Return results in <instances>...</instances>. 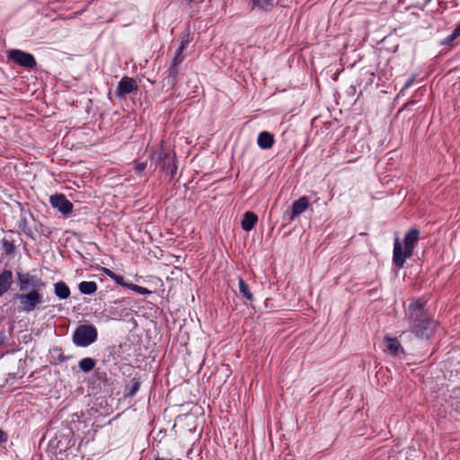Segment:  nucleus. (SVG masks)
Listing matches in <instances>:
<instances>
[{
  "label": "nucleus",
  "mask_w": 460,
  "mask_h": 460,
  "mask_svg": "<svg viewBox=\"0 0 460 460\" xmlns=\"http://www.w3.org/2000/svg\"><path fill=\"white\" fill-rule=\"evenodd\" d=\"M16 286L19 292L13 294L12 300L17 303L19 313H31L44 303L43 290L46 282L38 275L30 271L16 270Z\"/></svg>",
  "instance_id": "nucleus-1"
},
{
  "label": "nucleus",
  "mask_w": 460,
  "mask_h": 460,
  "mask_svg": "<svg viewBox=\"0 0 460 460\" xmlns=\"http://www.w3.org/2000/svg\"><path fill=\"white\" fill-rule=\"evenodd\" d=\"M405 318L410 332L420 339H429L438 326V322L429 314L425 303L420 299H413L410 303Z\"/></svg>",
  "instance_id": "nucleus-2"
},
{
  "label": "nucleus",
  "mask_w": 460,
  "mask_h": 460,
  "mask_svg": "<svg viewBox=\"0 0 460 460\" xmlns=\"http://www.w3.org/2000/svg\"><path fill=\"white\" fill-rule=\"evenodd\" d=\"M150 157L155 169L164 172L169 181L174 178L178 166L176 155L172 149L164 146L161 143L154 147Z\"/></svg>",
  "instance_id": "nucleus-3"
},
{
  "label": "nucleus",
  "mask_w": 460,
  "mask_h": 460,
  "mask_svg": "<svg viewBox=\"0 0 460 460\" xmlns=\"http://www.w3.org/2000/svg\"><path fill=\"white\" fill-rule=\"evenodd\" d=\"M420 231L417 228L410 229L404 236V248H402L399 238H395L393 252V263L402 269L407 259L413 254V250L419 241Z\"/></svg>",
  "instance_id": "nucleus-4"
},
{
  "label": "nucleus",
  "mask_w": 460,
  "mask_h": 460,
  "mask_svg": "<svg viewBox=\"0 0 460 460\" xmlns=\"http://www.w3.org/2000/svg\"><path fill=\"white\" fill-rule=\"evenodd\" d=\"M98 332L92 324H81L77 326L73 333V342L77 347H88L97 341Z\"/></svg>",
  "instance_id": "nucleus-5"
},
{
  "label": "nucleus",
  "mask_w": 460,
  "mask_h": 460,
  "mask_svg": "<svg viewBox=\"0 0 460 460\" xmlns=\"http://www.w3.org/2000/svg\"><path fill=\"white\" fill-rule=\"evenodd\" d=\"M7 58L16 65L29 69L35 67L37 65L36 59L32 54L20 49L8 50Z\"/></svg>",
  "instance_id": "nucleus-6"
},
{
  "label": "nucleus",
  "mask_w": 460,
  "mask_h": 460,
  "mask_svg": "<svg viewBox=\"0 0 460 460\" xmlns=\"http://www.w3.org/2000/svg\"><path fill=\"white\" fill-rule=\"evenodd\" d=\"M49 202L52 208H57L66 217L73 211V203L68 200L64 194H55L50 196Z\"/></svg>",
  "instance_id": "nucleus-7"
},
{
  "label": "nucleus",
  "mask_w": 460,
  "mask_h": 460,
  "mask_svg": "<svg viewBox=\"0 0 460 460\" xmlns=\"http://www.w3.org/2000/svg\"><path fill=\"white\" fill-rule=\"evenodd\" d=\"M7 233L9 234L8 236H4L0 240V245L2 253V258H14L16 254V245H15V240L13 238L14 231L13 230H8Z\"/></svg>",
  "instance_id": "nucleus-8"
},
{
  "label": "nucleus",
  "mask_w": 460,
  "mask_h": 460,
  "mask_svg": "<svg viewBox=\"0 0 460 460\" xmlns=\"http://www.w3.org/2000/svg\"><path fill=\"white\" fill-rule=\"evenodd\" d=\"M27 215L34 220L32 213L28 210L27 213H22L18 221L17 226L20 232L24 234L28 238L36 240V234L34 229L30 226Z\"/></svg>",
  "instance_id": "nucleus-9"
},
{
  "label": "nucleus",
  "mask_w": 460,
  "mask_h": 460,
  "mask_svg": "<svg viewBox=\"0 0 460 460\" xmlns=\"http://www.w3.org/2000/svg\"><path fill=\"white\" fill-rule=\"evenodd\" d=\"M309 207V199L307 197L303 196L292 203L291 210L288 215V220L292 221L294 218L304 213Z\"/></svg>",
  "instance_id": "nucleus-10"
},
{
  "label": "nucleus",
  "mask_w": 460,
  "mask_h": 460,
  "mask_svg": "<svg viewBox=\"0 0 460 460\" xmlns=\"http://www.w3.org/2000/svg\"><path fill=\"white\" fill-rule=\"evenodd\" d=\"M384 342L385 351L391 356H397L400 352L403 353V349L397 338L385 337Z\"/></svg>",
  "instance_id": "nucleus-11"
},
{
  "label": "nucleus",
  "mask_w": 460,
  "mask_h": 460,
  "mask_svg": "<svg viewBox=\"0 0 460 460\" xmlns=\"http://www.w3.org/2000/svg\"><path fill=\"white\" fill-rule=\"evenodd\" d=\"M13 282V272L10 270H4L0 273V297L10 289Z\"/></svg>",
  "instance_id": "nucleus-12"
},
{
  "label": "nucleus",
  "mask_w": 460,
  "mask_h": 460,
  "mask_svg": "<svg viewBox=\"0 0 460 460\" xmlns=\"http://www.w3.org/2000/svg\"><path fill=\"white\" fill-rule=\"evenodd\" d=\"M257 222L258 217L253 212L247 211L243 214L241 222L242 229L245 232H250L254 228Z\"/></svg>",
  "instance_id": "nucleus-13"
},
{
  "label": "nucleus",
  "mask_w": 460,
  "mask_h": 460,
  "mask_svg": "<svg viewBox=\"0 0 460 460\" xmlns=\"http://www.w3.org/2000/svg\"><path fill=\"white\" fill-rule=\"evenodd\" d=\"M274 142V136L268 131L261 132L257 138L258 146L264 150L271 148Z\"/></svg>",
  "instance_id": "nucleus-14"
},
{
  "label": "nucleus",
  "mask_w": 460,
  "mask_h": 460,
  "mask_svg": "<svg viewBox=\"0 0 460 460\" xmlns=\"http://www.w3.org/2000/svg\"><path fill=\"white\" fill-rule=\"evenodd\" d=\"M55 295L62 300L67 299L70 296V288L64 281H58L54 284Z\"/></svg>",
  "instance_id": "nucleus-15"
},
{
  "label": "nucleus",
  "mask_w": 460,
  "mask_h": 460,
  "mask_svg": "<svg viewBox=\"0 0 460 460\" xmlns=\"http://www.w3.org/2000/svg\"><path fill=\"white\" fill-rule=\"evenodd\" d=\"M184 60V56L182 55V51H180V49L176 50L175 56L172 60V64L169 69V76H172L174 79L178 74V66Z\"/></svg>",
  "instance_id": "nucleus-16"
},
{
  "label": "nucleus",
  "mask_w": 460,
  "mask_h": 460,
  "mask_svg": "<svg viewBox=\"0 0 460 460\" xmlns=\"http://www.w3.org/2000/svg\"><path fill=\"white\" fill-rule=\"evenodd\" d=\"M238 287L241 295L248 301H253V295L250 290L249 285L243 280L242 277H238Z\"/></svg>",
  "instance_id": "nucleus-17"
},
{
  "label": "nucleus",
  "mask_w": 460,
  "mask_h": 460,
  "mask_svg": "<svg viewBox=\"0 0 460 460\" xmlns=\"http://www.w3.org/2000/svg\"><path fill=\"white\" fill-rule=\"evenodd\" d=\"M97 284L94 281H82L78 285V289L80 293L84 295H92L97 290Z\"/></svg>",
  "instance_id": "nucleus-18"
},
{
  "label": "nucleus",
  "mask_w": 460,
  "mask_h": 460,
  "mask_svg": "<svg viewBox=\"0 0 460 460\" xmlns=\"http://www.w3.org/2000/svg\"><path fill=\"white\" fill-rule=\"evenodd\" d=\"M140 381L137 377L130 379L129 385L125 390V397L133 398L138 392L140 387Z\"/></svg>",
  "instance_id": "nucleus-19"
},
{
  "label": "nucleus",
  "mask_w": 460,
  "mask_h": 460,
  "mask_svg": "<svg viewBox=\"0 0 460 460\" xmlns=\"http://www.w3.org/2000/svg\"><path fill=\"white\" fill-rule=\"evenodd\" d=\"M96 366V360L93 358H84L78 362L80 370L84 373L92 371Z\"/></svg>",
  "instance_id": "nucleus-20"
},
{
  "label": "nucleus",
  "mask_w": 460,
  "mask_h": 460,
  "mask_svg": "<svg viewBox=\"0 0 460 460\" xmlns=\"http://www.w3.org/2000/svg\"><path fill=\"white\" fill-rule=\"evenodd\" d=\"M274 0H250V3L252 4L253 8H259L263 11H270L273 7Z\"/></svg>",
  "instance_id": "nucleus-21"
},
{
  "label": "nucleus",
  "mask_w": 460,
  "mask_h": 460,
  "mask_svg": "<svg viewBox=\"0 0 460 460\" xmlns=\"http://www.w3.org/2000/svg\"><path fill=\"white\" fill-rule=\"evenodd\" d=\"M138 88H116L114 93L110 90L109 96L111 99V95L114 94L117 98L123 99L126 98L127 94L134 93L136 94Z\"/></svg>",
  "instance_id": "nucleus-22"
},
{
  "label": "nucleus",
  "mask_w": 460,
  "mask_h": 460,
  "mask_svg": "<svg viewBox=\"0 0 460 460\" xmlns=\"http://www.w3.org/2000/svg\"><path fill=\"white\" fill-rule=\"evenodd\" d=\"M180 40L181 44L178 49H180V51H183L186 47L189 45V43L192 40V38L190 37V34L189 31H183L180 35Z\"/></svg>",
  "instance_id": "nucleus-23"
},
{
  "label": "nucleus",
  "mask_w": 460,
  "mask_h": 460,
  "mask_svg": "<svg viewBox=\"0 0 460 460\" xmlns=\"http://www.w3.org/2000/svg\"><path fill=\"white\" fill-rule=\"evenodd\" d=\"M34 232H35L36 235L40 234L47 238H49L52 234V231L50 230V228L44 226L41 223L39 224V228H34Z\"/></svg>",
  "instance_id": "nucleus-24"
},
{
  "label": "nucleus",
  "mask_w": 460,
  "mask_h": 460,
  "mask_svg": "<svg viewBox=\"0 0 460 460\" xmlns=\"http://www.w3.org/2000/svg\"><path fill=\"white\" fill-rule=\"evenodd\" d=\"M128 289L135 291L141 295H149L152 293V291L147 289L146 288L136 285L134 283H130V285H128Z\"/></svg>",
  "instance_id": "nucleus-25"
},
{
  "label": "nucleus",
  "mask_w": 460,
  "mask_h": 460,
  "mask_svg": "<svg viewBox=\"0 0 460 460\" xmlns=\"http://www.w3.org/2000/svg\"><path fill=\"white\" fill-rule=\"evenodd\" d=\"M112 275L113 276H111V279L114 280V282L116 284H118L121 287L127 288L128 289V285H130V283L126 282L123 276L116 274V273L112 274Z\"/></svg>",
  "instance_id": "nucleus-26"
},
{
  "label": "nucleus",
  "mask_w": 460,
  "mask_h": 460,
  "mask_svg": "<svg viewBox=\"0 0 460 460\" xmlns=\"http://www.w3.org/2000/svg\"><path fill=\"white\" fill-rule=\"evenodd\" d=\"M457 38L455 36V34H453L451 32L450 35H448L447 37H446L442 41H441V45L443 46H453L454 44V41L456 40Z\"/></svg>",
  "instance_id": "nucleus-27"
},
{
  "label": "nucleus",
  "mask_w": 460,
  "mask_h": 460,
  "mask_svg": "<svg viewBox=\"0 0 460 460\" xmlns=\"http://www.w3.org/2000/svg\"><path fill=\"white\" fill-rule=\"evenodd\" d=\"M118 86H133V80L128 77H124L119 82Z\"/></svg>",
  "instance_id": "nucleus-28"
},
{
  "label": "nucleus",
  "mask_w": 460,
  "mask_h": 460,
  "mask_svg": "<svg viewBox=\"0 0 460 460\" xmlns=\"http://www.w3.org/2000/svg\"><path fill=\"white\" fill-rule=\"evenodd\" d=\"M8 440V435L5 431L3 429H0V445L7 442Z\"/></svg>",
  "instance_id": "nucleus-29"
},
{
  "label": "nucleus",
  "mask_w": 460,
  "mask_h": 460,
  "mask_svg": "<svg viewBox=\"0 0 460 460\" xmlns=\"http://www.w3.org/2000/svg\"><path fill=\"white\" fill-rule=\"evenodd\" d=\"M146 164L144 163H137L136 165H135V171L137 172V173H141L142 172H144V170L146 169Z\"/></svg>",
  "instance_id": "nucleus-30"
},
{
  "label": "nucleus",
  "mask_w": 460,
  "mask_h": 460,
  "mask_svg": "<svg viewBox=\"0 0 460 460\" xmlns=\"http://www.w3.org/2000/svg\"><path fill=\"white\" fill-rule=\"evenodd\" d=\"M415 82V75L410 76L404 83V86H411Z\"/></svg>",
  "instance_id": "nucleus-31"
},
{
  "label": "nucleus",
  "mask_w": 460,
  "mask_h": 460,
  "mask_svg": "<svg viewBox=\"0 0 460 460\" xmlns=\"http://www.w3.org/2000/svg\"><path fill=\"white\" fill-rule=\"evenodd\" d=\"M453 34H455V36L456 38L460 37V22L456 25V27L454 29V31H452Z\"/></svg>",
  "instance_id": "nucleus-32"
},
{
  "label": "nucleus",
  "mask_w": 460,
  "mask_h": 460,
  "mask_svg": "<svg viewBox=\"0 0 460 460\" xmlns=\"http://www.w3.org/2000/svg\"><path fill=\"white\" fill-rule=\"evenodd\" d=\"M102 271L111 279V276H113L112 274H115L114 271H112L111 270H110L108 268H102Z\"/></svg>",
  "instance_id": "nucleus-33"
},
{
  "label": "nucleus",
  "mask_w": 460,
  "mask_h": 460,
  "mask_svg": "<svg viewBox=\"0 0 460 460\" xmlns=\"http://www.w3.org/2000/svg\"><path fill=\"white\" fill-rule=\"evenodd\" d=\"M66 359H68V357H66V356L60 355V356L58 357V361H59V362H64V361H66Z\"/></svg>",
  "instance_id": "nucleus-34"
},
{
  "label": "nucleus",
  "mask_w": 460,
  "mask_h": 460,
  "mask_svg": "<svg viewBox=\"0 0 460 460\" xmlns=\"http://www.w3.org/2000/svg\"><path fill=\"white\" fill-rule=\"evenodd\" d=\"M154 460H172V459H167V458L157 456V457H155Z\"/></svg>",
  "instance_id": "nucleus-35"
}]
</instances>
